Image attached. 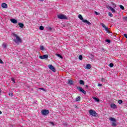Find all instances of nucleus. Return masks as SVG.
<instances>
[{
    "mask_svg": "<svg viewBox=\"0 0 127 127\" xmlns=\"http://www.w3.org/2000/svg\"><path fill=\"white\" fill-rule=\"evenodd\" d=\"M41 114L43 116H46L47 115H48V114H49V111L46 109L42 110L41 111Z\"/></svg>",
    "mask_w": 127,
    "mask_h": 127,
    "instance_id": "39448f33",
    "label": "nucleus"
},
{
    "mask_svg": "<svg viewBox=\"0 0 127 127\" xmlns=\"http://www.w3.org/2000/svg\"><path fill=\"white\" fill-rule=\"evenodd\" d=\"M108 15L110 16V17H113V14L111 12H109Z\"/></svg>",
    "mask_w": 127,
    "mask_h": 127,
    "instance_id": "cd10ccee",
    "label": "nucleus"
},
{
    "mask_svg": "<svg viewBox=\"0 0 127 127\" xmlns=\"http://www.w3.org/2000/svg\"><path fill=\"white\" fill-rule=\"evenodd\" d=\"M1 6L3 8H7V4L5 3H2L1 4Z\"/></svg>",
    "mask_w": 127,
    "mask_h": 127,
    "instance_id": "f8f14e48",
    "label": "nucleus"
},
{
    "mask_svg": "<svg viewBox=\"0 0 127 127\" xmlns=\"http://www.w3.org/2000/svg\"><path fill=\"white\" fill-rule=\"evenodd\" d=\"M89 113L90 116H92L93 117H98V113H97L93 110L91 109L90 110H89Z\"/></svg>",
    "mask_w": 127,
    "mask_h": 127,
    "instance_id": "f03ea898",
    "label": "nucleus"
},
{
    "mask_svg": "<svg viewBox=\"0 0 127 127\" xmlns=\"http://www.w3.org/2000/svg\"><path fill=\"white\" fill-rule=\"evenodd\" d=\"M84 23H87L88 25H91L92 24L87 20H84L83 22Z\"/></svg>",
    "mask_w": 127,
    "mask_h": 127,
    "instance_id": "4468645a",
    "label": "nucleus"
},
{
    "mask_svg": "<svg viewBox=\"0 0 127 127\" xmlns=\"http://www.w3.org/2000/svg\"><path fill=\"white\" fill-rule=\"evenodd\" d=\"M0 64H3V62H2L0 59Z\"/></svg>",
    "mask_w": 127,
    "mask_h": 127,
    "instance_id": "a19ab883",
    "label": "nucleus"
},
{
    "mask_svg": "<svg viewBox=\"0 0 127 127\" xmlns=\"http://www.w3.org/2000/svg\"><path fill=\"white\" fill-rule=\"evenodd\" d=\"M75 100L76 102H80L81 101V97L78 96L75 98Z\"/></svg>",
    "mask_w": 127,
    "mask_h": 127,
    "instance_id": "a211bd4d",
    "label": "nucleus"
},
{
    "mask_svg": "<svg viewBox=\"0 0 127 127\" xmlns=\"http://www.w3.org/2000/svg\"><path fill=\"white\" fill-rule=\"evenodd\" d=\"M113 5H114V6H113L114 7H116V4H115V3H113Z\"/></svg>",
    "mask_w": 127,
    "mask_h": 127,
    "instance_id": "37998d69",
    "label": "nucleus"
},
{
    "mask_svg": "<svg viewBox=\"0 0 127 127\" xmlns=\"http://www.w3.org/2000/svg\"><path fill=\"white\" fill-rule=\"evenodd\" d=\"M109 66H110V67H114V64H113V63L110 64Z\"/></svg>",
    "mask_w": 127,
    "mask_h": 127,
    "instance_id": "c756f323",
    "label": "nucleus"
},
{
    "mask_svg": "<svg viewBox=\"0 0 127 127\" xmlns=\"http://www.w3.org/2000/svg\"><path fill=\"white\" fill-rule=\"evenodd\" d=\"M40 50H42V51L44 50V47L43 46H41L40 47Z\"/></svg>",
    "mask_w": 127,
    "mask_h": 127,
    "instance_id": "393cba45",
    "label": "nucleus"
},
{
    "mask_svg": "<svg viewBox=\"0 0 127 127\" xmlns=\"http://www.w3.org/2000/svg\"><path fill=\"white\" fill-rule=\"evenodd\" d=\"M10 21L11 22H12V23H14L15 24L17 23V20H15V19H10Z\"/></svg>",
    "mask_w": 127,
    "mask_h": 127,
    "instance_id": "6e6552de",
    "label": "nucleus"
},
{
    "mask_svg": "<svg viewBox=\"0 0 127 127\" xmlns=\"http://www.w3.org/2000/svg\"><path fill=\"white\" fill-rule=\"evenodd\" d=\"M48 57H49L48 55H45L43 56H39V58H40V59H47Z\"/></svg>",
    "mask_w": 127,
    "mask_h": 127,
    "instance_id": "0eeeda50",
    "label": "nucleus"
},
{
    "mask_svg": "<svg viewBox=\"0 0 127 127\" xmlns=\"http://www.w3.org/2000/svg\"><path fill=\"white\" fill-rule=\"evenodd\" d=\"M68 85H73V80L71 79H68Z\"/></svg>",
    "mask_w": 127,
    "mask_h": 127,
    "instance_id": "dca6fc26",
    "label": "nucleus"
},
{
    "mask_svg": "<svg viewBox=\"0 0 127 127\" xmlns=\"http://www.w3.org/2000/svg\"><path fill=\"white\" fill-rule=\"evenodd\" d=\"M77 89L79 91V92H81V93H83V94H84V95H86V91L84 90V89H83V88L80 86H78L77 87Z\"/></svg>",
    "mask_w": 127,
    "mask_h": 127,
    "instance_id": "20e7f679",
    "label": "nucleus"
},
{
    "mask_svg": "<svg viewBox=\"0 0 127 127\" xmlns=\"http://www.w3.org/2000/svg\"><path fill=\"white\" fill-rule=\"evenodd\" d=\"M75 108H77V106H75Z\"/></svg>",
    "mask_w": 127,
    "mask_h": 127,
    "instance_id": "8fccbe9b",
    "label": "nucleus"
},
{
    "mask_svg": "<svg viewBox=\"0 0 127 127\" xmlns=\"http://www.w3.org/2000/svg\"><path fill=\"white\" fill-rule=\"evenodd\" d=\"M48 67L49 68V69H50V70L53 71V72H55V71H56L55 67H54V66H53V65H52L51 64L49 65Z\"/></svg>",
    "mask_w": 127,
    "mask_h": 127,
    "instance_id": "423d86ee",
    "label": "nucleus"
},
{
    "mask_svg": "<svg viewBox=\"0 0 127 127\" xmlns=\"http://www.w3.org/2000/svg\"><path fill=\"white\" fill-rule=\"evenodd\" d=\"M78 18H79V19H80V20H82V22H83V21L85 20V19L83 18V16H82V15L81 14H79L78 15Z\"/></svg>",
    "mask_w": 127,
    "mask_h": 127,
    "instance_id": "9d476101",
    "label": "nucleus"
},
{
    "mask_svg": "<svg viewBox=\"0 0 127 127\" xmlns=\"http://www.w3.org/2000/svg\"><path fill=\"white\" fill-rule=\"evenodd\" d=\"M1 114H2V112H1V111H0V115H1Z\"/></svg>",
    "mask_w": 127,
    "mask_h": 127,
    "instance_id": "09e8293b",
    "label": "nucleus"
},
{
    "mask_svg": "<svg viewBox=\"0 0 127 127\" xmlns=\"http://www.w3.org/2000/svg\"><path fill=\"white\" fill-rule=\"evenodd\" d=\"M40 1H43L44 0H39Z\"/></svg>",
    "mask_w": 127,
    "mask_h": 127,
    "instance_id": "de8ad7c7",
    "label": "nucleus"
},
{
    "mask_svg": "<svg viewBox=\"0 0 127 127\" xmlns=\"http://www.w3.org/2000/svg\"><path fill=\"white\" fill-rule=\"evenodd\" d=\"M101 81H102L103 83H106V79L104 78H102Z\"/></svg>",
    "mask_w": 127,
    "mask_h": 127,
    "instance_id": "a878e982",
    "label": "nucleus"
},
{
    "mask_svg": "<svg viewBox=\"0 0 127 127\" xmlns=\"http://www.w3.org/2000/svg\"><path fill=\"white\" fill-rule=\"evenodd\" d=\"M107 8H108V9H111V11L113 12H116V10H115V9H114V8L111 7L110 6H109L108 7H107Z\"/></svg>",
    "mask_w": 127,
    "mask_h": 127,
    "instance_id": "1a4fd4ad",
    "label": "nucleus"
},
{
    "mask_svg": "<svg viewBox=\"0 0 127 127\" xmlns=\"http://www.w3.org/2000/svg\"><path fill=\"white\" fill-rule=\"evenodd\" d=\"M2 46L3 48H6L7 47V44L3 43Z\"/></svg>",
    "mask_w": 127,
    "mask_h": 127,
    "instance_id": "aec40b11",
    "label": "nucleus"
},
{
    "mask_svg": "<svg viewBox=\"0 0 127 127\" xmlns=\"http://www.w3.org/2000/svg\"><path fill=\"white\" fill-rule=\"evenodd\" d=\"M111 108H112V109H117V105L115 104H112L111 105Z\"/></svg>",
    "mask_w": 127,
    "mask_h": 127,
    "instance_id": "ddd939ff",
    "label": "nucleus"
},
{
    "mask_svg": "<svg viewBox=\"0 0 127 127\" xmlns=\"http://www.w3.org/2000/svg\"><path fill=\"white\" fill-rule=\"evenodd\" d=\"M118 103L119 104H123V101L122 100H119Z\"/></svg>",
    "mask_w": 127,
    "mask_h": 127,
    "instance_id": "7c9ffc66",
    "label": "nucleus"
},
{
    "mask_svg": "<svg viewBox=\"0 0 127 127\" xmlns=\"http://www.w3.org/2000/svg\"><path fill=\"white\" fill-rule=\"evenodd\" d=\"M120 8H121V9H123V10H125V7H124V6L122 5H120Z\"/></svg>",
    "mask_w": 127,
    "mask_h": 127,
    "instance_id": "b1692460",
    "label": "nucleus"
},
{
    "mask_svg": "<svg viewBox=\"0 0 127 127\" xmlns=\"http://www.w3.org/2000/svg\"><path fill=\"white\" fill-rule=\"evenodd\" d=\"M78 59H79V60H83V56H82V55H80Z\"/></svg>",
    "mask_w": 127,
    "mask_h": 127,
    "instance_id": "bb28decb",
    "label": "nucleus"
},
{
    "mask_svg": "<svg viewBox=\"0 0 127 127\" xmlns=\"http://www.w3.org/2000/svg\"><path fill=\"white\" fill-rule=\"evenodd\" d=\"M98 87H103V85L101 83H98Z\"/></svg>",
    "mask_w": 127,
    "mask_h": 127,
    "instance_id": "473e14b6",
    "label": "nucleus"
},
{
    "mask_svg": "<svg viewBox=\"0 0 127 127\" xmlns=\"http://www.w3.org/2000/svg\"><path fill=\"white\" fill-rule=\"evenodd\" d=\"M13 36L16 38V39L13 40V41L16 43V44H19V43H21V39L16 35V34L12 33Z\"/></svg>",
    "mask_w": 127,
    "mask_h": 127,
    "instance_id": "f257e3e1",
    "label": "nucleus"
},
{
    "mask_svg": "<svg viewBox=\"0 0 127 127\" xmlns=\"http://www.w3.org/2000/svg\"><path fill=\"white\" fill-rule=\"evenodd\" d=\"M106 31L108 32V33H110V31H109V28H108V30Z\"/></svg>",
    "mask_w": 127,
    "mask_h": 127,
    "instance_id": "79ce46f5",
    "label": "nucleus"
},
{
    "mask_svg": "<svg viewBox=\"0 0 127 127\" xmlns=\"http://www.w3.org/2000/svg\"><path fill=\"white\" fill-rule=\"evenodd\" d=\"M49 29H50V30H52V28L50 27V28H49Z\"/></svg>",
    "mask_w": 127,
    "mask_h": 127,
    "instance_id": "49530a36",
    "label": "nucleus"
},
{
    "mask_svg": "<svg viewBox=\"0 0 127 127\" xmlns=\"http://www.w3.org/2000/svg\"><path fill=\"white\" fill-rule=\"evenodd\" d=\"M91 56L92 58H94V56H93V55H91Z\"/></svg>",
    "mask_w": 127,
    "mask_h": 127,
    "instance_id": "a18cd8bd",
    "label": "nucleus"
},
{
    "mask_svg": "<svg viewBox=\"0 0 127 127\" xmlns=\"http://www.w3.org/2000/svg\"><path fill=\"white\" fill-rule=\"evenodd\" d=\"M123 19L125 20V21H127V17H124Z\"/></svg>",
    "mask_w": 127,
    "mask_h": 127,
    "instance_id": "2f4dec72",
    "label": "nucleus"
},
{
    "mask_svg": "<svg viewBox=\"0 0 127 127\" xmlns=\"http://www.w3.org/2000/svg\"><path fill=\"white\" fill-rule=\"evenodd\" d=\"M79 83L81 84V85H85V82H84V81L83 80H80L79 81Z\"/></svg>",
    "mask_w": 127,
    "mask_h": 127,
    "instance_id": "412c9836",
    "label": "nucleus"
},
{
    "mask_svg": "<svg viewBox=\"0 0 127 127\" xmlns=\"http://www.w3.org/2000/svg\"><path fill=\"white\" fill-rule=\"evenodd\" d=\"M58 18L59 19H67V16L63 14L58 15Z\"/></svg>",
    "mask_w": 127,
    "mask_h": 127,
    "instance_id": "7ed1b4c3",
    "label": "nucleus"
},
{
    "mask_svg": "<svg viewBox=\"0 0 127 127\" xmlns=\"http://www.w3.org/2000/svg\"><path fill=\"white\" fill-rule=\"evenodd\" d=\"M91 68H92V66L90 64H86L85 69H91Z\"/></svg>",
    "mask_w": 127,
    "mask_h": 127,
    "instance_id": "2eb2a0df",
    "label": "nucleus"
},
{
    "mask_svg": "<svg viewBox=\"0 0 127 127\" xmlns=\"http://www.w3.org/2000/svg\"><path fill=\"white\" fill-rule=\"evenodd\" d=\"M112 126H113V127H116V126H117V124H116V123H113Z\"/></svg>",
    "mask_w": 127,
    "mask_h": 127,
    "instance_id": "c9c22d12",
    "label": "nucleus"
},
{
    "mask_svg": "<svg viewBox=\"0 0 127 127\" xmlns=\"http://www.w3.org/2000/svg\"><path fill=\"white\" fill-rule=\"evenodd\" d=\"M95 14H96V15H100V12H98L97 11H95Z\"/></svg>",
    "mask_w": 127,
    "mask_h": 127,
    "instance_id": "72a5a7b5",
    "label": "nucleus"
},
{
    "mask_svg": "<svg viewBox=\"0 0 127 127\" xmlns=\"http://www.w3.org/2000/svg\"><path fill=\"white\" fill-rule=\"evenodd\" d=\"M49 123H50V124H51V125H53V126H55V124H54V123L53 122H50Z\"/></svg>",
    "mask_w": 127,
    "mask_h": 127,
    "instance_id": "4c0bfd02",
    "label": "nucleus"
},
{
    "mask_svg": "<svg viewBox=\"0 0 127 127\" xmlns=\"http://www.w3.org/2000/svg\"><path fill=\"white\" fill-rule=\"evenodd\" d=\"M110 121H111V122H116V119L114 118H109Z\"/></svg>",
    "mask_w": 127,
    "mask_h": 127,
    "instance_id": "6ab92c4d",
    "label": "nucleus"
},
{
    "mask_svg": "<svg viewBox=\"0 0 127 127\" xmlns=\"http://www.w3.org/2000/svg\"><path fill=\"white\" fill-rule=\"evenodd\" d=\"M40 90H42V91H44V92H46V90L43 88H40Z\"/></svg>",
    "mask_w": 127,
    "mask_h": 127,
    "instance_id": "f704fd0d",
    "label": "nucleus"
},
{
    "mask_svg": "<svg viewBox=\"0 0 127 127\" xmlns=\"http://www.w3.org/2000/svg\"><path fill=\"white\" fill-rule=\"evenodd\" d=\"M101 25H102V27H104L105 28L106 31H108V27L106 26V25H105L104 23H101Z\"/></svg>",
    "mask_w": 127,
    "mask_h": 127,
    "instance_id": "9b49d317",
    "label": "nucleus"
},
{
    "mask_svg": "<svg viewBox=\"0 0 127 127\" xmlns=\"http://www.w3.org/2000/svg\"><path fill=\"white\" fill-rule=\"evenodd\" d=\"M106 42H108V43H110L111 41L110 40H106Z\"/></svg>",
    "mask_w": 127,
    "mask_h": 127,
    "instance_id": "ea45409f",
    "label": "nucleus"
},
{
    "mask_svg": "<svg viewBox=\"0 0 127 127\" xmlns=\"http://www.w3.org/2000/svg\"><path fill=\"white\" fill-rule=\"evenodd\" d=\"M9 96H11V97H12V96H13V93H10L9 94Z\"/></svg>",
    "mask_w": 127,
    "mask_h": 127,
    "instance_id": "e433bc0d",
    "label": "nucleus"
},
{
    "mask_svg": "<svg viewBox=\"0 0 127 127\" xmlns=\"http://www.w3.org/2000/svg\"><path fill=\"white\" fill-rule=\"evenodd\" d=\"M18 25H19V27H21V28H23V27L24 26V24H23V23H19L18 24Z\"/></svg>",
    "mask_w": 127,
    "mask_h": 127,
    "instance_id": "f3484780",
    "label": "nucleus"
},
{
    "mask_svg": "<svg viewBox=\"0 0 127 127\" xmlns=\"http://www.w3.org/2000/svg\"><path fill=\"white\" fill-rule=\"evenodd\" d=\"M11 81L13 82V83H15V81L14 80V78H11Z\"/></svg>",
    "mask_w": 127,
    "mask_h": 127,
    "instance_id": "58836bf2",
    "label": "nucleus"
},
{
    "mask_svg": "<svg viewBox=\"0 0 127 127\" xmlns=\"http://www.w3.org/2000/svg\"><path fill=\"white\" fill-rule=\"evenodd\" d=\"M86 88H88L89 86L88 85H85Z\"/></svg>",
    "mask_w": 127,
    "mask_h": 127,
    "instance_id": "c03bdc74",
    "label": "nucleus"
},
{
    "mask_svg": "<svg viewBox=\"0 0 127 127\" xmlns=\"http://www.w3.org/2000/svg\"><path fill=\"white\" fill-rule=\"evenodd\" d=\"M39 29H40V30H43V29H44V27L42 26H40L39 27Z\"/></svg>",
    "mask_w": 127,
    "mask_h": 127,
    "instance_id": "c85d7f7f",
    "label": "nucleus"
},
{
    "mask_svg": "<svg viewBox=\"0 0 127 127\" xmlns=\"http://www.w3.org/2000/svg\"><path fill=\"white\" fill-rule=\"evenodd\" d=\"M56 55L58 56V57H59L60 58H61V59H63V57L61 56L59 54H56Z\"/></svg>",
    "mask_w": 127,
    "mask_h": 127,
    "instance_id": "4be33fe9",
    "label": "nucleus"
},
{
    "mask_svg": "<svg viewBox=\"0 0 127 127\" xmlns=\"http://www.w3.org/2000/svg\"><path fill=\"white\" fill-rule=\"evenodd\" d=\"M93 99L95 100L96 102H100V100L96 97H93Z\"/></svg>",
    "mask_w": 127,
    "mask_h": 127,
    "instance_id": "5701e85b",
    "label": "nucleus"
}]
</instances>
